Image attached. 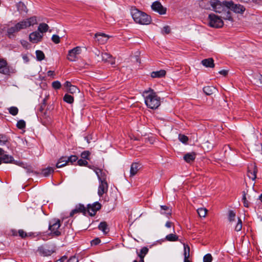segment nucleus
Wrapping results in <instances>:
<instances>
[{
  "mask_svg": "<svg viewBox=\"0 0 262 262\" xmlns=\"http://www.w3.org/2000/svg\"><path fill=\"white\" fill-rule=\"evenodd\" d=\"M67 262H78V258L74 256L71 257L68 260Z\"/></svg>",
  "mask_w": 262,
  "mask_h": 262,
  "instance_id": "obj_58",
  "label": "nucleus"
},
{
  "mask_svg": "<svg viewBox=\"0 0 262 262\" xmlns=\"http://www.w3.org/2000/svg\"><path fill=\"white\" fill-rule=\"evenodd\" d=\"M98 228L100 230H101L103 233L104 234H107L110 231V229L108 227V225L107 223L105 221L100 222Z\"/></svg>",
  "mask_w": 262,
  "mask_h": 262,
  "instance_id": "obj_26",
  "label": "nucleus"
},
{
  "mask_svg": "<svg viewBox=\"0 0 262 262\" xmlns=\"http://www.w3.org/2000/svg\"><path fill=\"white\" fill-rule=\"evenodd\" d=\"M132 16L136 23L141 25H148L151 22V17L145 13L142 12L136 8L130 9Z\"/></svg>",
  "mask_w": 262,
  "mask_h": 262,
  "instance_id": "obj_3",
  "label": "nucleus"
},
{
  "mask_svg": "<svg viewBox=\"0 0 262 262\" xmlns=\"http://www.w3.org/2000/svg\"><path fill=\"white\" fill-rule=\"evenodd\" d=\"M102 60L104 62H107L111 64L115 63V58L110 54L107 53H102L101 54Z\"/></svg>",
  "mask_w": 262,
  "mask_h": 262,
  "instance_id": "obj_21",
  "label": "nucleus"
},
{
  "mask_svg": "<svg viewBox=\"0 0 262 262\" xmlns=\"http://www.w3.org/2000/svg\"><path fill=\"white\" fill-rule=\"evenodd\" d=\"M94 171L96 173L99 182L106 181V174L105 171L99 168H94Z\"/></svg>",
  "mask_w": 262,
  "mask_h": 262,
  "instance_id": "obj_18",
  "label": "nucleus"
},
{
  "mask_svg": "<svg viewBox=\"0 0 262 262\" xmlns=\"http://www.w3.org/2000/svg\"><path fill=\"white\" fill-rule=\"evenodd\" d=\"M90 139H91L89 136H86L84 137V140H86L89 144L90 143Z\"/></svg>",
  "mask_w": 262,
  "mask_h": 262,
  "instance_id": "obj_63",
  "label": "nucleus"
},
{
  "mask_svg": "<svg viewBox=\"0 0 262 262\" xmlns=\"http://www.w3.org/2000/svg\"><path fill=\"white\" fill-rule=\"evenodd\" d=\"M201 63L206 68H213L214 67V60L212 58H208L201 61Z\"/></svg>",
  "mask_w": 262,
  "mask_h": 262,
  "instance_id": "obj_23",
  "label": "nucleus"
},
{
  "mask_svg": "<svg viewBox=\"0 0 262 262\" xmlns=\"http://www.w3.org/2000/svg\"><path fill=\"white\" fill-rule=\"evenodd\" d=\"M235 217V213L233 210H230L228 214V220L230 222L234 221Z\"/></svg>",
  "mask_w": 262,
  "mask_h": 262,
  "instance_id": "obj_49",
  "label": "nucleus"
},
{
  "mask_svg": "<svg viewBox=\"0 0 262 262\" xmlns=\"http://www.w3.org/2000/svg\"><path fill=\"white\" fill-rule=\"evenodd\" d=\"M240 2L246 3H256L257 0H239Z\"/></svg>",
  "mask_w": 262,
  "mask_h": 262,
  "instance_id": "obj_59",
  "label": "nucleus"
},
{
  "mask_svg": "<svg viewBox=\"0 0 262 262\" xmlns=\"http://www.w3.org/2000/svg\"><path fill=\"white\" fill-rule=\"evenodd\" d=\"M148 249L146 247H143L141 250L140 252H137V254L138 256L140 257V256H142L143 257H144L145 255L148 253Z\"/></svg>",
  "mask_w": 262,
  "mask_h": 262,
  "instance_id": "obj_42",
  "label": "nucleus"
},
{
  "mask_svg": "<svg viewBox=\"0 0 262 262\" xmlns=\"http://www.w3.org/2000/svg\"><path fill=\"white\" fill-rule=\"evenodd\" d=\"M108 190V184L106 181L100 182L98 190V194L99 196H102L103 194L106 193Z\"/></svg>",
  "mask_w": 262,
  "mask_h": 262,
  "instance_id": "obj_17",
  "label": "nucleus"
},
{
  "mask_svg": "<svg viewBox=\"0 0 262 262\" xmlns=\"http://www.w3.org/2000/svg\"><path fill=\"white\" fill-rule=\"evenodd\" d=\"M42 37L43 34H40L38 31L33 32L29 35V40L33 43H36L41 41Z\"/></svg>",
  "mask_w": 262,
  "mask_h": 262,
  "instance_id": "obj_13",
  "label": "nucleus"
},
{
  "mask_svg": "<svg viewBox=\"0 0 262 262\" xmlns=\"http://www.w3.org/2000/svg\"><path fill=\"white\" fill-rule=\"evenodd\" d=\"M9 139L7 135L0 134V146L7 145L9 143Z\"/></svg>",
  "mask_w": 262,
  "mask_h": 262,
  "instance_id": "obj_31",
  "label": "nucleus"
},
{
  "mask_svg": "<svg viewBox=\"0 0 262 262\" xmlns=\"http://www.w3.org/2000/svg\"><path fill=\"white\" fill-rule=\"evenodd\" d=\"M54 169L51 167H48L47 168L42 169L41 172L39 173L40 174L42 175L44 177H48L50 174L53 173Z\"/></svg>",
  "mask_w": 262,
  "mask_h": 262,
  "instance_id": "obj_30",
  "label": "nucleus"
},
{
  "mask_svg": "<svg viewBox=\"0 0 262 262\" xmlns=\"http://www.w3.org/2000/svg\"><path fill=\"white\" fill-rule=\"evenodd\" d=\"M90 155L91 153L89 151L85 150L81 152V157L82 158V159L89 160Z\"/></svg>",
  "mask_w": 262,
  "mask_h": 262,
  "instance_id": "obj_48",
  "label": "nucleus"
},
{
  "mask_svg": "<svg viewBox=\"0 0 262 262\" xmlns=\"http://www.w3.org/2000/svg\"><path fill=\"white\" fill-rule=\"evenodd\" d=\"M212 260V255L208 253L204 255L203 257V262H211Z\"/></svg>",
  "mask_w": 262,
  "mask_h": 262,
  "instance_id": "obj_50",
  "label": "nucleus"
},
{
  "mask_svg": "<svg viewBox=\"0 0 262 262\" xmlns=\"http://www.w3.org/2000/svg\"><path fill=\"white\" fill-rule=\"evenodd\" d=\"M178 138L179 140L183 143H186L188 140V138L183 134H179Z\"/></svg>",
  "mask_w": 262,
  "mask_h": 262,
  "instance_id": "obj_47",
  "label": "nucleus"
},
{
  "mask_svg": "<svg viewBox=\"0 0 262 262\" xmlns=\"http://www.w3.org/2000/svg\"><path fill=\"white\" fill-rule=\"evenodd\" d=\"M242 201L245 207L248 208L250 206V203L247 199L246 194L245 191L243 192Z\"/></svg>",
  "mask_w": 262,
  "mask_h": 262,
  "instance_id": "obj_40",
  "label": "nucleus"
},
{
  "mask_svg": "<svg viewBox=\"0 0 262 262\" xmlns=\"http://www.w3.org/2000/svg\"><path fill=\"white\" fill-rule=\"evenodd\" d=\"M242 229V220L239 217L238 222L235 227V230L237 232L239 231Z\"/></svg>",
  "mask_w": 262,
  "mask_h": 262,
  "instance_id": "obj_46",
  "label": "nucleus"
},
{
  "mask_svg": "<svg viewBox=\"0 0 262 262\" xmlns=\"http://www.w3.org/2000/svg\"><path fill=\"white\" fill-rule=\"evenodd\" d=\"M78 160V157L76 155H72L69 157H67L66 162L68 163L70 162L73 163Z\"/></svg>",
  "mask_w": 262,
  "mask_h": 262,
  "instance_id": "obj_45",
  "label": "nucleus"
},
{
  "mask_svg": "<svg viewBox=\"0 0 262 262\" xmlns=\"http://www.w3.org/2000/svg\"><path fill=\"white\" fill-rule=\"evenodd\" d=\"M8 110L9 113L13 116H16L18 113V109L16 106H11Z\"/></svg>",
  "mask_w": 262,
  "mask_h": 262,
  "instance_id": "obj_43",
  "label": "nucleus"
},
{
  "mask_svg": "<svg viewBox=\"0 0 262 262\" xmlns=\"http://www.w3.org/2000/svg\"><path fill=\"white\" fill-rule=\"evenodd\" d=\"M207 209L203 208H199L197 210L198 213L200 217H205L207 213Z\"/></svg>",
  "mask_w": 262,
  "mask_h": 262,
  "instance_id": "obj_41",
  "label": "nucleus"
},
{
  "mask_svg": "<svg viewBox=\"0 0 262 262\" xmlns=\"http://www.w3.org/2000/svg\"><path fill=\"white\" fill-rule=\"evenodd\" d=\"M166 71L164 70H161L158 71H154L150 73V76L152 78H162L165 77Z\"/></svg>",
  "mask_w": 262,
  "mask_h": 262,
  "instance_id": "obj_25",
  "label": "nucleus"
},
{
  "mask_svg": "<svg viewBox=\"0 0 262 262\" xmlns=\"http://www.w3.org/2000/svg\"><path fill=\"white\" fill-rule=\"evenodd\" d=\"M184 246V262H190L189 260V257L190 256V247L189 246L185 244H183Z\"/></svg>",
  "mask_w": 262,
  "mask_h": 262,
  "instance_id": "obj_28",
  "label": "nucleus"
},
{
  "mask_svg": "<svg viewBox=\"0 0 262 262\" xmlns=\"http://www.w3.org/2000/svg\"><path fill=\"white\" fill-rule=\"evenodd\" d=\"M49 28V27L47 24L41 23L39 25L37 30L39 33L43 34V33L48 31Z\"/></svg>",
  "mask_w": 262,
  "mask_h": 262,
  "instance_id": "obj_32",
  "label": "nucleus"
},
{
  "mask_svg": "<svg viewBox=\"0 0 262 262\" xmlns=\"http://www.w3.org/2000/svg\"><path fill=\"white\" fill-rule=\"evenodd\" d=\"M143 95L147 107L156 110L160 105V97L154 92L153 90L149 89L148 91H144Z\"/></svg>",
  "mask_w": 262,
  "mask_h": 262,
  "instance_id": "obj_2",
  "label": "nucleus"
},
{
  "mask_svg": "<svg viewBox=\"0 0 262 262\" xmlns=\"http://www.w3.org/2000/svg\"><path fill=\"white\" fill-rule=\"evenodd\" d=\"M257 172V167L255 165L253 166V169L249 168L248 170V176L252 180H254L256 178V173Z\"/></svg>",
  "mask_w": 262,
  "mask_h": 262,
  "instance_id": "obj_29",
  "label": "nucleus"
},
{
  "mask_svg": "<svg viewBox=\"0 0 262 262\" xmlns=\"http://www.w3.org/2000/svg\"><path fill=\"white\" fill-rule=\"evenodd\" d=\"M203 91L207 95H210L217 91L214 86L208 85L203 88Z\"/></svg>",
  "mask_w": 262,
  "mask_h": 262,
  "instance_id": "obj_27",
  "label": "nucleus"
},
{
  "mask_svg": "<svg viewBox=\"0 0 262 262\" xmlns=\"http://www.w3.org/2000/svg\"><path fill=\"white\" fill-rule=\"evenodd\" d=\"M229 2L228 1L221 2L218 0H215V3H214V5H213L212 9L213 11L216 13L222 14L225 11H227L228 9H229V7H227L228 5L226 3Z\"/></svg>",
  "mask_w": 262,
  "mask_h": 262,
  "instance_id": "obj_7",
  "label": "nucleus"
},
{
  "mask_svg": "<svg viewBox=\"0 0 262 262\" xmlns=\"http://www.w3.org/2000/svg\"><path fill=\"white\" fill-rule=\"evenodd\" d=\"M51 39L56 44L59 43L60 41V38L57 35H53Z\"/></svg>",
  "mask_w": 262,
  "mask_h": 262,
  "instance_id": "obj_51",
  "label": "nucleus"
},
{
  "mask_svg": "<svg viewBox=\"0 0 262 262\" xmlns=\"http://www.w3.org/2000/svg\"><path fill=\"white\" fill-rule=\"evenodd\" d=\"M165 239L169 242H176L179 241V236L175 234H169L165 237Z\"/></svg>",
  "mask_w": 262,
  "mask_h": 262,
  "instance_id": "obj_37",
  "label": "nucleus"
},
{
  "mask_svg": "<svg viewBox=\"0 0 262 262\" xmlns=\"http://www.w3.org/2000/svg\"><path fill=\"white\" fill-rule=\"evenodd\" d=\"M17 10L20 13H27V9L26 5L22 3L21 2H19L16 5Z\"/></svg>",
  "mask_w": 262,
  "mask_h": 262,
  "instance_id": "obj_34",
  "label": "nucleus"
},
{
  "mask_svg": "<svg viewBox=\"0 0 262 262\" xmlns=\"http://www.w3.org/2000/svg\"><path fill=\"white\" fill-rule=\"evenodd\" d=\"M81 49L80 47H76L69 51L67 59L71 61H76L81 54Z\"/></svg>",
  "mask_w": 262,
  "mask_h": 262,
  "instance_id": "obj_8",
  "label": "nucleus"
},
{
  "mask_svg": "<svg viewBox=\"0 0 262 262\" xmlns=\"http://www.w3.org/2000/svg\"><path fill=\"white\" fill-rule=\"evenodd\" d=\"M16 70L12 66H8L7 62L4 59H0V73L6 75L14 74Z\"/></svg>",
  "mask_w": 262,
  "mask_h": 262,
  "instance_id": "obj_5",
  "label": "nucleus"
},
{
  "mask_svg": "<svg viewBox=\"0 0 262 262\" xmlns=\"http://www.w3.org/2000/svg\"><path fill=\"white\" fill-rule=\"evenodd\" d=\"M22 57L25 62L27 63L29 61V57L26 54L23 55Z\"/></svg>",
  "mask_w": 262,
  "mask_h": 262,
  "instance_id": "obj_61",
  "label": "nucleus"
},
{
  "mask_svg": "<svg viewBox=\"0 0 262 262\" xmlns=\"http://www.w3.org/2000/svg\"><path fill=\"white\" fill-rule=\"evenodd\" d=\"M196 154L194 152H188L184 156V160L188 163L193 162L196 158Z\"/></svg>",
  "mask_w": 262,
  "mask_h": 262,
  "instance_id": "obj_24",
  "label": "nucleus"
},
{
  "mask_svg": "<svg viewBox=\"0 0 262 262\" xmlns=\"http://www.w3.org/2000/svg\"><path fill=\"white\" fill-rule=\"evenodd\" d=\"M160 213L162 214L170 215L171 214V209L166 205L160 206Z\"/></svg>",
  "mask_w": 262,
  "mask_h": 262,
  "instance_id": "obj_33",
  "label": "nucleus"
},
{
  "mask_svg": "<svg viewBox=\"0 0 262 262\" xmlns=\"http://www.w3.org/2000/svg\"><path fill=\"white\" fill-rule=\"evenodd\" d=\"M63 86V89H64L66 91L71 94L79 93L80 92L79 88L75 85H72V83H65Z\"/></svg>",
  "mask_w": 262,
  "mask_h": 262,
  "instance_id": "obj_19",
  "label": "nucleus"
},
{
  "mask_svg": "<svg viewBox=\"0 0 262 262\" xmlns=\"http://www.w3.org/2000/svg\"><path fill=\"white\" fill-rule=\"evenodd\" d=\"M81 213L84 215H86L87 214V211L86 207L84 206V205L82 204H78L76 205L74 209L72 210L70 213V216L72 217L75 214Z\"/></svg>",
  "mask_w": 262,
  "mask_h": 262,
  "instance_id": "obj_12",
  "label": "nucleus"
},
{
  "mask_svg": "<svg viewBox=\"0 0 262 262\" xmlns=\"http://www.w3.org/2000/svg\"><path fill=\"white\" fill-rule=\"evenodd\" d=\"M140 165V163L137 162L132 164L130 169V177H133L137 173L141 168Z\"/></svg>",
  "mask_w": 262,
  "mask_h": 262,
  "instance_id": "obj_22",
  "label": "nucleus"
},
{
  "mask_svg": "<svg viewBox=\"0 0 262 262\" xmlns=\"http://www.w3.org/2000/svg\"><path fill=\"white\" fill-rule=\"evenodd\" d=\"M63 100L64 101H65L66 102H67L68 103L72 104L74 102V97L73 96H72L71 95L66 94L64 96V97L63 98Z\"/></svg>",
  "mask_w": 262,
  "mask_h": 262,
  "instance_id": "obj_38",
  "label": "nucleus"
},
{
  "mask_svg": "<svg viewBox=\"0 0 262 262\" xmlns=\"http://www.w3.org/2000/svg\"><path fill=\"white\" fill-rule=\"evenodd\" d=\"M228 71L226 70H223L219 72V73L224 76H226L228 74Z\"/></svg>",
  "mask_w": 262,
  "mask_h": 262,
  "instance_id": "obj_60",
  "label": "nucleus"
},
{
  "mask_svg": "<svg viewBox=\"0 0 262 262\" xmlns=\"http://www.w3.org/2000/svg\"><path fill=\"white\" fill-rule=\"evenodd\" d=\"M66 159H67L66 157H61L58 160L57 163H56V168H60V167L64 166L67 164V162H66Z\"/></svg>",
  "mask_w": 262,
  "mask_h": 262,
  "instance_id": "obj_36",
  "label": "nucleus"
},
{
  "mask_svg": "<svg viewBox=\"0 0 262 262\" xmlns=\"http://www.w3.org/2000/svg\"><path fill=\"white\" fill-rule=\"evenodd\" d=\"M95 37L96 38V41L101 45L105 43L109 38L108 36L104 33H96Z\"/></svg>",
  "mask_w": 262,
  "mask_h": 262,
  "instance_id": "obj_20",
  "label": "nucleus"
},
{
  "mask_svg": "<svg viewBox=\"0 0 262 262\" xmlns=\"http://www.w3.org/2000/svg\"><path fill=\"white\" fill-rule=\"evenodd\" d=\"M20 42H21V45H22L24 47H25V48H27L28 46V41H26V40H21V41H20Z\"/></svg>",
  "mask_w": 262,
  "mask_h": 262,
  "instance_id": "obj_62",
  "label": "nucleus"
},
{
  "mask_svg": "<svg viewBox=\"0 0 262 262\" xmlns=\"http://www.w3.org/2000/svg\"><path fill=\"white\" fill-rule=\"evenodd\" d=\"M37 24L36 16H33L29 18L26 19L17 23L15 26L11 27L7 29V35L9 38H12L14 37V34L18 32L21 29H24L31 26Z\"/></svg>",
  "mask_w": 262,
  "mask_h": 262,
  "instance_id": "obj_1",
  "label": "nucleus"
},
{
  "mask_svg": "<svg viewBox=\"0 0 262 262\" xmlns=\"http://www.w3.org/2000/svg\"><path fill=\"white\" fill-rule=\"evenodd\" d=\"M14 163L18 164L15 161L13 157L12 156L4 154L2 156L0 157V165L2 163Z\"/></svg>",
  "mask_w": 262,
  "mask_h": 262,
  "instance_id": "obj_16",
  "label": "nucleus"
},
{
  "mask_svg": "<svg viewBox=\"0 0 262 262\" xmlns=\"http://www.w3.org/2000/svg\"><path fill=\"white\" fill-rule=\"evenodd\" d=\"M60 226V220L54 219L50 221L49 224V229L51 231V234L56 236L60 235L61 232L58 230Z\"/></svg>",
  "mask_w": 262,
  "mask_h": 262,
  "instance_id": "obj_4",
  "label": "nucleus"
},
{
  "mask_svg": "<svg viewBox=\"0 0 262 262\" xmlns=\"http://www.w3.org/2000/svg\"><path fill=\"white\" fill-rule=\"evenodd\" d=\"M35 53L36 58L38 60L41 61L45 58V54L42 51L40 50H37Z\"/></svg>",
  "mask_w": 262,
  "mask_h": 262,
  "instance_id": "obj_39",
  "label": "nucleus"
},
{
  "mask_svg": "<svg viewBox=\"0 0 262 262\" xmlns=\"http://www.w3.org/2000/svg\"><path fill=\"white\" fill-rule=\"evenodd\" d=\"M16 127L20 129H24L26 127L25 121L24 120L18 121L16 124Z\"/></svg>",
  "mask_w": 262,
  "mask_h": 262,
  "instance_id": "obj_44",
  "label": "nucleus"
},
{
  "mask_svg": "<svg viewBox=\"0 0 262 262\" xmlns=\"http://www.w3.org/2000/svg\"><path fill=\"white\" fill-rule=\"evenodd\" d=\"M153 11L158 12L161 15L165 14L166 13V8H164L159 1H156L151 6Z\"/></svg>",
  "mask_w": 262,
  "mask_h": 262,
  "instance_id": "obj_11",
  "label": "nucleus"
},
{
  "mask_svg": "<svg viewBox=\"0 0 262 262\" xmlns=\"http://www.w3.org/2000/svg\"><path fill=\"white\" fill-rule=\"evenodd\" d=\"M229 7V9L232 10L236 13H243L245 11V8L239 4H234L232 1H229V3H226Z\"/></svg>",
  "mask_w": 262,
  "mask_h": 262,
  "instance_id": "obj_10",
  "label": "nucleus"
},
{
  "mask_svg": "<svg viewBox=\"0 0 262 262\" xmlns=\"http://www.w3.org/2000/svg\"><path fill=\"white\" fill-rule=\"evenodd\" d=\"M230 10V9H228L227 11H225L223 13H222L221 14V17L223 18L224 19L232 20V18L231 15Z\"/></svg>",
  "mask_w": 262,
  "mask_h": 262,
  "instance_id": "obj_35",
  "label": "nucleus"
},
{
  "mask_svg": "<svg viewBox=\"0 0 262 262\" xmlns=\"http://www.w3.org/2000/svg\"><path fill=\"white\" fill-rule=\"evenodd\" d=\"M101 204L98 202H96L92 204H89L86 207L87 213L91 216H95L97 211L101 209Z\"/></svg>",
  "mask_w": 262,
  "mask_h": 262,
  "instance_id": "obj_9",
  "label": "nucleus"
},
{
  "mask_svg": "<svg viewBox=\"0 0 262 262\" xmlns=\"http://www.w3.org/2000/svg\"><path fill=\"white\" fill-rule=\"evenodd\" d=\"M78 165L79 166H87L88 164V162L85 160L80 159L79 160H78L77 161Z\"/></svg>",
  "mask_w": 262,
  "mask_h": 262,
  "instance_id": "obj_52",
  "label": "nucleus"
},
{
  "mask_svg": "<svg viewBox=\"0 0 262 262\" xmlns=\"http://www.w3.org/2000/svg\"><path fill=\"white\" fill-rule=\"evenodd\" d=\"M209 26L213 28H221L223 26V21L221 16L210 14L208 17Z\"/></svg>",
  "mask_w": 262,
  "mask_h": 262,
  "instance_id": "obj_6",
  "label": "nucleus"
},
{
  "mask_svg": "<svg viewBox=\"0 0 262 262\" xmlns=\"http://www.w3.org/2000/svg\"><path fill=\"white\" fill-rule=\"evenodd\" d=\"M37 252L41 256H50L55 252L53 249H50L48 247L43 246H40L37 249Z\"/></svg>",
  "mask_w": 262,
  "mask_h": 262,
  "instance_id": "obj_14",
  "label": "nucleus"
},
{
  "mask_svg": "<svg viewBox=\"0 0 262 262\" xmlns=\"http://www.w3.org/2000/svg\"><path fill=\"white\" fill-rule=\"evenodd\" d=\"M101 242V240L98 237H96L91 242L92 246H97Z\"/></svg>",
  "mask_w": 262,
  "mask_h": 262,
  "instance_id": "obj_53",
  "label": "nucleus"
},
{
  "mask_svg": "<svg viewBox=\"0 0 262 262\" xmlns=\"http://www.w3.org/2000/svg\"><path fill=\"white\" fill-rule=\"evenodd\" d=\"M67 256H63L62 257H61L60 259L62 261V262H64L66 260H67Z\"/></svg>",
  "mask_w": 262,
  "mask_h": 262,
  "instance_id": "obj_64",
  "label": "nucleus"
},
{
  "mask_svg": "<svg viewBox=\"0 0 262 262\" xmlns=\"http://www.w3.org/2000/svg\"><path fill=\"white\" fill-rule=\"evenodd\" d=\"M165 226L167 227V228H171L172 227V230H173V232L174 233L175 232V230H174V225H173V223L171 222H170V221H167L166 224H165Z\"/></svg>",
  "mask_w": 262,
  "mask_h": 262,
  "instance_id": "obj_55",
  "label": "nucleus"
},
{
  "mask_svg": "<svg viewBox=\"0 0 262 262\" xmlns=\"http://www.w3.org/2000/svg\"><path fill=\"white\" fill-rule=\"evenodd\" d=\"M214 3H215V0H200L199 4L203 9H210L212 8Z\"/></svg>",
  "mask_w": 262,
  "mask_h": 262,
  "instance_id": "obj_15",
  "label": "nucleus"
},
{
  "mask_svg": "<svg viewBox=\"0 0 262 262\" xmlns=\"http://www.w3.org/2000/svg\"><path fill=\"white\" fill-rule=\"evenodd\" d=\"M18 234L21 238H25L27 236V234L23 230L20 229L18 230Z\"/></svg>",
  "mask_w": 262,
  "mask_h": 262,
  "instance_id": "obj_56",
  "label": "nucleus"
},
{
  "mask_svg": "<svg viewBox=\"0 0 262 262\" xmlns=\"http://www.w3.org/2000/svg\"><path fill=\"white\" fill-rule=\"evenodd\" d=\"M170 32V28L168 26L164 27L162 30V33L163 34H168Z\"/></svg>",
  "mask_w": 262,
  "mask_h": 262,
  "instance_id": "obj_54",
  "label": "nucleus"
},
{
  "mask_svg": "<svg viewBox=\"0 0 262 262\" xmlns=\"http://www.w3.org/2000/svg\"><path fill=\"white\" fill-rule=\"evenodd\" d=\"M52 87L55 89L57 90L60 88L61 87V83H52Z\"/></svg>",
  "mask_w": 262,
  "mask_h": 262,
  "instance_id": "obj_57",
  "label": "nucleus"
}]
</instances>
